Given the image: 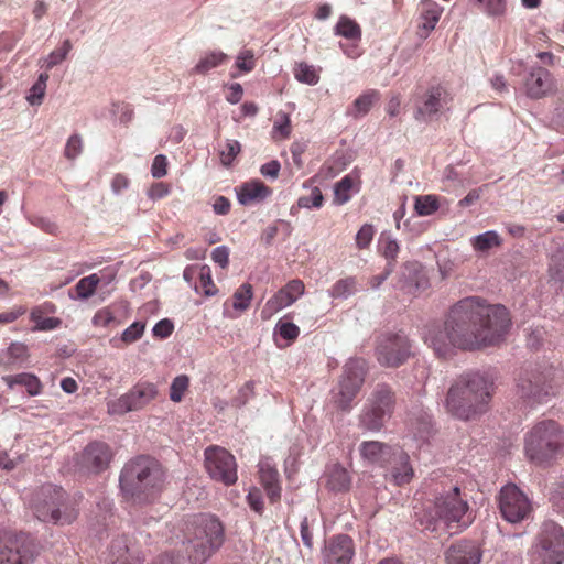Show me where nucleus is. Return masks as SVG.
Returning <instances> with one entry per match:
<instances>
[{"mask_svg": "<svg viewBox=\"0 0 564 564\" xmlns=\"http://www.w3.org/2000/svg\"><path fill=\"white\" fill-rule=\"evenodd\" d=\"M508 308L479 296H467L452 305L442 325L427 328L424 340L440 358L456 349L475 351L503 343L511 329Z\"/></svg>", "mask_w": 564, "mask_h": 564, "instance_id": "f257e3e1", "label": "nucleus"}, {"mask_svg": "<svg viewBox=\"0 0 564 564\" xmlns=\"http://www.w3.org/2000/svg\"><path fill=\"white\" fill-rule=\"evenodd\" d=\"M492 393V381L479 372H467L452 382L444 405L452 416L471 421L487 412Z\"/></svg>", "mask_w": 564, "mask_h": 564, "instance_id": "f03ea898", "label": "nucleus"}, {"mask_svg": "<svg viewBox=\"0 0 564 564\" xmlns=\"http://www.w3.org/2000/svg\"><path fill=\"white\" fill-rule=\"evenodd\" d=\"M183 532V544L192 564L205 563L224 543V527L213 514L193 516Z\"/></svg>", "mask_w": 564, "mask_h": 564, "instance_id": "7ed1b4c3", "label": "nucleus"}, {"mask_svg": "<svg viewBox=\"0 0 564 564\" xmlns=\"http://www.w3.org/2000/svg\"><path fill=\"white\" fill-rule=\"evenodd\" d=\"M564 451V430L554 420L536 422L524 436V454L536 466H551Z\"/></svg>", "mask_w": 564, "mask_h": 564, "instance_id": "20e7f679", "label": "nucleus"}, {"mask_svg": "<svg viewBox=\"0 0 564 564\" xmlns=\"http://www.w3.org/2000/svg\"><path fill=\"white\" fill-rule=\"evenodd\" d=\"M165 478V470L155 458L140 455L124 464L119 484L123 494H143L163 490Z\"/></svg>", "mask_w": 564, "mask_h": 564, "instance_id": "39448f33", "label": "nucleus"}, {"mask_svg": "<svg viewBox=\"0 0 564 564\" xmlns=\"http://www.w3.org/2000/svg\"><path fill=\"white\" fill-rule=\"evenodd\" d=\"M554 368L551 366H535L520 371L516 393L527 405L545 403L555 394Z\"/></svg>", "mask_w": 564, "mask_h": 564, "instance_id": "423d86ee", "label": "nucleus"}, {"mask_svg": "<svg viewBox=\"0 0 564 564\" xmlns=\"http://www.w3.org/2000/svg\"><path fill=\"white\" fill-rule=\"evenodd\" d=\"M395 403V393L392 388L387 383L377 384L360 411L359 427L370 432H380L392 416Z\"/></svg>", "mask_w": 564, "mask_h": 564, "instance_id": "0eeeda50", "label": "nucleus"}, {"mask_svg": "<svg viewBox=\"0 0 564 564\" xmlns=\"http://www.w3.org/2000/svg\"><path fill=\"white\" fill-rule=\"evenodd\" d=\"M367 375L364 359H350L343 369L337 390L333 393V401L337 409L348 412L352 409L354 400L360 392Z\"/></svg>", "mask_w": 564, "mask_h": 564, "instance_id": "6e6552de", "label": "nucleus"}, {"mask_svg": "<svg viewBox=\"0 0 564 564\" xmlns=\"http://www.w3.org/2000/svg\"><path fill=\"white\" fill-rule=\"evenodd\" d=\"M535 564H562L564 561V531L552 520L541 524L535 538Z\"/></svg>", "mask_w": 564, "mask_h": 564, "instance_id": "1a4fd4ad", "label": "nucleus"}, {"mask_svg": "<svg viewBox=\"0 0 564 564\" xmlns=\"http://www.w3.org/2000/svg\"><path fill=\"white\" fill-rule=\"evenodd\" d=\"M204 466L213 480L226 486L234 485L237 479V463L235 456L226 448L210 445L204 451Z\"/></svg>", "mask_w": 564, "mask_h": 564, "instance_id": "9d476101", "label": "nucleus"}, {"mask_svg": "<svg viewBox=\"0 0 564 564\" xmlns=\"http://www.w3.org/2000/svg\"><path fill=\"white\" fill-rule=\"evenodd\" d=\"M34 516L43 522L70 523L77 517L75 505L65 501L63 496H36L32 501Z\"/></svg>", "mask_w": 564, "mask_h": 564, "instance_id": "9b49d317", "label": "nucleus"}, {"mask_svg": "<svg viewBox=\"0 0 564 564\" xmlns=\"http://www.w3.org/2000/svg\"><path fill=\"white\" fill-rule=\"evenodd\" d=\"M159 390L156 384L148 381H139L127 393L108 403L110 414L122 415L128 412L139 411L156 399Z\"/></svg>", "mask_w": 564, "mask_h": 564, "instance_id": "f8f14e48", "label": "nucleus"}, {"mask_svg": "<svg viewBox=\"0 0 564 564\" xmlns=\"http://www.w3.org/2000/svg\"><path fill=\"white\" fill-rule=\"evenodd\" d=\"M411 355V344L403 334H386L378 338L376 357L383 367L397 368Z\"/></svg>", "mask_w": 564, "mask_h": 564, "instance_id": "ddd939ff", "label": "nucleus"}, {"mask_svg": "<svg viewBox=\"0 0 564 564\" xmlns=\"http://www.w3.org/2000/svg\"><path fill=\"white\" fill-rule=\"evenodd\" d=\"M115 453L109 444L100 441L88 443L77 459V466L87 474H100L108 469Z\"/></svg>", "mask_w": 564, "mask_h": 564, "instance_id": "4468645a", "label": "nucleus"}, {"mask_svg": "<svg viewBox=\"0 0 564 564\" xmlns=\"http://www.w3.org/2000/svg\"><path fill=\"white\" fill-rule=\"evenodd\" d=\"M305 285L302 280L293 279L275 292L264 304L260 316L262 321H269L273 315L284 307L292 305L304 294Z\"/></svg>", "mask_w": 564, "mask_h": 564, "instance_id": "2eb2a0df", "label": "nucleus"}, {"mask_svg": "<svg viewBox=\"0 0 564 564\" xmlns=\"http://www.w3.org/2000/svg\"><path fill=\"white\" fill-rule=\"evenodd\" d=\"M34 560V543L24 533L10 538L0 550V564H31Z\"/></svg>", "mask_w": 564, "mask_h": 564, "instance_id": "dca6fc26", "label": "nucleus"}, {"mask_svg": "<svg viewBox=\"0 0 564 564\" xmlns=\"http://www.w3.org/2000/svg\"><path fill=\"white\" fill-rule=\"evenodd\" d=\"M467 510L468 505L460 499V496H438L434 502L435 517L447 527L452 523H462L466 527L468 521H465L464 517Z\"/></svg>", "mask_w": 564, "mask_h": 564, "instance_id": "f3484780", "label": "nucleus"}, {"mask_svg": "<svg viewBox=\"0 0 564 564\" xmlns=\"http://www.w3.org/2000/svg\"><path fill=\"white\" fill-rule=\"evenodd\" d=\"M430 285L423 265L416 261L403 264L395 286L410 295H417Z\"/></svg>", "mask_w": 564, "mask_h": 564, "instance_id": "a211bd4d", "label": "nucleus"}, {"mask_svg": "<svg viewBox=\"0 0 564 564\" xmlns=\"http://www.w3.org/2000/svg\"><path fill=\"white\" fill-rule=\"evenodd\" d=\"M501 517L510 523H519L533 511V503L528 496H499Z\"/></svg>", "mask_w": 564, "mask_h": 564, "instance_id": "6ab92c4d", "label": "nucleus"}, {"mask_svg": "<svg viewBox=\"0 0 564 564\" xmlns=\"http://www.w3.org/2000/svg\"><path fill=\"white\" fill-rule=\"evenodd\" d=\"M451 100L452 97L445 87L441 85L433 86L422 96L415 118L425 120L427 117L440 112Z\"/></svg>", "mask_w": 564, "mask_h": 564, "instance_id": "aec40b11", "label": "nucleus"}, {"mask_svg": "<svg viewBox=\"0 0 564 564\" xmlns=\"http://www.w3.org/2000/svg\"><path fill=\"white\" fill-rule=\"evenodd\" d=\"M355 554L352 539L346 534L333 538L324 551L325 564H349Z\"/></svg>", "mask_w": 564, "mask_h": 564, "instance_id": "412c9836", "label": "nucleus"}, {"mask_svg": "<svg viewBox=\"0 0 564 564\" xmlns=\"http://www.w3.org/2000/svg\"><path fill=\"white\" fill-rule=\"evenodd\" d=\"M444 555L446 564H479L481 560L480 549L469 540L453 543Z\"/></svg>", "mask_w": 564, "mask_h": 564, "instance_id": "4be33fe9", "label": "nucleus"}, {"mask_svg": "<svg viewBox=\"0 0 564 564\" xmlns=\"http://www.w3.org/2000/svg\"><path fill=\"white\" fill-rule=\"evenodd\" d=\"M525 90L531 98H542L555 90L551 73L543 67H533L525 79Z\"/></svg>", "mask_w": 564, "mask_h": 564, "instance_id": "5701e85b", "label": "nucleus"}, {"mask_svg": "<svg viewBox=\"0 0 564 564\" xmlns=\"http://www.w3.org/2000/svg\"><path fill=\"white\" fill-rule=\"evenodd\" d=\"M388 465H390L389 477L394 485L403 486L413 479L414 470L410 464V457L402 449L394 454Z\"/></svg>", "mask_w": 564, "mask_h": 564, "instance_id": "b1692460", "label": "nucleus"}, {"mask_svg": "<svg viewBox=\"0 0 564 564\" xmlns=\"http://www.w3.org/2000/svg\"><path fill=\"white\" fill-rule=\"evenodd\" d=\"M399 449L378 441L362 442L360 445L361 456L372 464L380 465H383L386 460L390 463Z\"/></svg>", "mask_w": 564, "mask_h": 564, "instance_id": "393cba45", "label": "nucleus"}, {"mask_svg": "<svg viewBox=\"0 0 564 564\" xmlns=\"http://www.w3.org/2000/svg\"><path fill=\"white\" fill-rule=\"evenodd\" d=\"M56 312V305L52 302H44L31 310L30 319L35 323L33 330H53L62 325V319L58 317H45L47 314Z\"/></svg>", "mask_w": 564, "mask_h": 564, "instance_id": "a878e982", "label": "nucleus"}, {"mask_svg": "<svg viewBox=\"0 0 564 564\" xmlns=\"http://www.w3.org/2000/svg\"><path fill=\"white\" fill-rule=\"evenodd\" d=\"M272 194V189L259 180L241 184L237 191L238 200L242 205L260 203Z\"/></svg>", "mask_w": 564, "mask_h": 564, "instance_id": "bb28decb", "label": "nucleus"}, {"mask_svg": "<svg viewBox=\"0 0 564 564\" xmlns=\"http://www.w3.org/2000/svg\"><path fill=\"white\" fill-rule=\"evenodd\" d=\"M107 564H143V558L131 554L127 539L120 536L111 542Z\"/></svg>", "mask_w": 564, "mask_h": 564, "instance_id": "cd10ccee", "label": "nucleus"}, {"mask_svg": "<svg viewBox=\"0 0 564 564\" xmlns=\"http://www.w3.org/2000/svg\"><path fill=\"white\" fill-rule=\"evenodd\" d=\"M258 478L267 494H279L280 475L270 458H262L258 464Z\"/></svg>", "mask_w": 564, "mask_h": 564, "instance_id": "c85d7f7f", "label": "nucleus"}, {"mask_svg": "<svg viewBox=\"0 0 564 564\" xmlns=\"http://www.w3.org/2000/svg\"><path fill=\"white\" fill-rule=\"evenodd\" d=\"M360 180L358 176L347 174L339 182L335 184L334 188V203L336 205H344L350 200L354 193L359 192Z\"/></svg>", "mask_w": 564, "mask_h": 564, "instance_id": "c756f323", "label": "nucleus"}, {"mask_svg": "<svg viewBox=\"0 0 564 564\" xmlns=\"http://www.w3.org/2000/svg\"><path fill=\"white\" fill-rule=\"evenodd\" d=\"M325 477L326 488L330 491L343 492L348 491L350 488V476L348 471L339 465L330 467Z\"/></svg>", "mask_w": 564, "mask_h": 564, "instance_id": "7c9ffc66", "label": "nucleus"}, {"mask_svg": "<svg viewBox=\"0 0 564 564\" xmlns=\"http://www.w3.org/2000/svg\"><path fill=\"white\" fill-rule=\"evenodd\" d=\"M443 10V7L432 0H422V23L420 28L424 30V35H427L432 30H434Z\"/></svg>", "mask_w": 564, "mask_h": 564, "instance_id": "2f4dec72", "label": "nucleus"}, {"mask_svg": "<svg viewBox=\"0 0 564 564\" xmlns=\"http://www.w3.org/2000/svg\"><path fill=\"white\" fill-rule=\"evenodd\" d=\"M2 380L9 388H12L14 384L24 386L30 395H39L42 392L40 379L32 373L23 372L15 376H6Z\"/></svg>", "mask_w": 564, "mask_h": 564, "instance_id": "473e14b6", "label": "nucleus"}, {"mask_svg": "<svg viewBox=\"0 0 564 564\" xmlns=\"http://www.w3.org/2000/svg\"><path fill=\"white\" fill-rule=\"evenodd\" d=\"M228 59L227 54L221 51H210L206 52L195 67L192 69V74L205 75L209 70L220 66L226 63Z\"/></svg>", "mask_w": 564, "mask_h": 564, "instance_id": "72a5a7b5", "label": "nucleus"}, {"mask_svg": "<svg viewBox=\"0 0 564 564\" xmlns=\"http://www.w3.org/2000/svg\"><path fill=\"white\" fill-rule=\"evenodd\" d=\"M473 249L477 252H488L492 248L502 245V238L495 230H489L470 239Z\"/></svg>", "mask_w": 564, "mask_h": 564, "instance_id": "f704fd0d", "label": "nucleus"}, {"mask_svg": "<svg viewBox=\"0 0 564 564\" xmlns=\"http://www.w3.org/2000/svg\"><path fill=\"white\" fill-rule=\"evenodd\" d=\"M335 34L351 41H360L361 29L359 24L347 15H341L335 26Z\"/></svg>", "mask_w": 564, "mask_h": 564, "instance_id": "c9c22d12", "label": "nucleus"}, {"mask_svg": "<svg viewBox=\"0 0 564 564\" xmlns=\"http://www.w3.org/2000/svg\"><path fill=\"white\" fill-rule=\"evenodd\" d=\"M100 280L97 274H90L88 276L82 278L74 288L73 295L72 291L69 292V296L72 299L86 300L90 297L95 292L99 284Z\"/></svg>", "mask_w": 564, "mask_h": 564, "instance_id": "e433bc0d", "label": "nucleus"}, {"mask_svg": "<svg viewBox=\"0 0 564 564\" xmlns=\"http://www.w3.org/2000/svg\"><path fill=\"white\" fill-rule=\"evenodd\" d=\"M380 99V94L378 90L376 89H369L367 91H365L364 94H361L360 96H358L354 104H352V107H354V116L355 117H359V116H365L369 112V110L371 109V107Z\"/></svg>", "mask_w": 564, "mask_h": 564, "instance_id": "4c0bfd02", "label": "nucleus"}, {"mask_svg": "<svg viewBox=\"0 0 564 564\" xmlns=\"http://www.w3.org/2000/svg\"><path fill=\"white\" fill-rule=\"evenodd\" d=\"M195 291L203 293L205 296H214L218 289L213 281L212 270L208 265H202L198 270V282L195 283Z\"/></svg>", "mask_w": 564, "mask_h": 564, "instance_id": "58836bf2", "label": "nucleus"}, {"mask_svg": "<svg viewBox=\"0 0 564 564\" xmlns=\"http://www.w3.org/2000/svg\"><path fill=\"white\" fill-rule=\"evenodd\" d=\"M473 4L486 15L502 17L507 12V0H470Z\"/></svg>", "mask_w": 564, "mask_h": 564, "instance_id": "ea45409f", "label": "nucleus"}, {"mask_svg": "<svg viewBox=\"0 0 564 564\" xmlns=\"http://www.w3.org/2000/svg\"><path fill=\"white\" fill-rule=\"evenodd\" d=\"M357 289V281L354 276H347L338 280L329 290V295L334 299H347L352 295Z\"/></svg>", "mask_w": 564, "mask_h": 564, "instance_id": "a19ab883", "label": "nucleus"}, {"mask_svg": "<svg viewBox=\"0 0 564 564\" xmlns=\"http://www.w3.org/2000/svg\"><path fill=\"white\" fill-rule=\"evenodd\" d=\"M414 208L420 216H430L438 210L440 199L436 195L432 194L417 196Z\"/></svg>", "mask_w": 564, "mask_h": 564, "instance_id": "79ce46f5", "label": "nucleus"}, {"mask_svg": "<svg viewBox=\"0 0 564 564\" xmlns=\"http://www.w3.org/2000/svg\"><path fill=\"white\" fill-rule=\"evenodd\" d=\"M253 296L252 285L243 283L240 285L232 295V306L235 310L243 312L249 308Z\"/></svg>", "mask_w": 564, "mask_h": 564, "instance_id": "37998d69", "label": "nucleus"}, {"mask_svg": "<svg viewBox=\"0 0 564 564\" xmlns=\"http://www.w3.org/2000/svg\"><path fill=\"white\" fill-rule=\"evenodd\" d=\"M549 274L552 280L564 285V248L552 254L549 263Z\"/></svg>", "mask_w": 564, "mask_h": 564, "instance_id": "c03bdc74", "label": "nucleus"}, {"mask_svg": "<svg viewBox=\"0 0 564 564\" xmlns=\"http://www.w3.org/2000/svg\"><path fill=\"white\" fill-rule=\"evenodd\" d=\"M294 76L299 82L307 85H316L319 80V75L314 66L307 63L296 64L294 67Z\"/></svg>", "mask_w": 564, "mask_h": 564, "instance_id": "a18cd8bd", "label": "nucleus"}, {"mask_svg": "<svg viewBox=\"0 0 564 564\" xmlns=\"http://www.w3.org/2000/svg\"><path fill=\"white\" fill-rule=\"evenodd\" d=\"M48 80V74L42 73L39 79L33 84L30 89V94L26 99L31 105H41L45 95L46 82Z\"/></svg>", "mask_w": 564, "mask_h": 564, "instance_id": "49530a36", "label": "nucleus"}, {"mask_svg": "<svg viewBox=\"0 0 564 564\" xmlns=\"http://www.w3.org/2000/svg\"><path fill=\"white\" fill-rule=\"evenodd\" d=\"M189 387V378L186 375L175 377L170 387V399L173 402H181Z\"/></svg>", "mask_w": 564, "mask_h": 564, "instance_id": "de8ad7c7", "label": "nucleus"}, {"mask_svg": "<svg viewBox=\"0 0 564 564\" xmlns=\"http://www.w3.org/2000/svg\"><path fill=\"white\" fill-rule=\"evenodd\" d=\"M275 335L285 339L289 344L293 343L300 335V328L294 323L280 319L274 328Z\"/></svg>", "mask_w": 564, "mask_h": 564, "instance_id": "09e8293b", "label": "nucleus"}, {"mask_svg": "<svg viewBox=\"0 0 564 564\" xmlns=\"http://www.w3.org/2000/svg\"><path fill=\"white\" fill-rule=\"evenodd\" d=\"M240 151L241 145L237 140H227L224 148L219 151L221 164L224 166H230Z\"/></svg>", "mask_w": 564, "mask_h": 564, "instance_id": "8fccbe9b", "label": "nucleus"}, {"mask_svg": "<svg viewBox=\"0 0 564 564\" xmlns=\"http://www.w3.org/2000/svg\"><path fill=\"white\" fill-rule=\"evenodd\" d=\"M324 204V196L318 187H313L308 195H303L297 199L300 208H321Z\"/></svg>", "mask_w": 564, "mask_h": 564, "instance_id": "3c124183", "label": "nucleus"}, {"mask_svg": "<svg viewBox=\"0 0 564 564\" xmlns=\"http://www.w3.org/2000/svg\"><path fill=\"white\" fill-rule=\"evenodd\" d=\"M144 329L145 323L134 322L123 330L119 341L122 343L123 345H130L142 337Z\"/></svg>", "mask_w": 564, "mask_h": 564, "instance_id": "603ef678", "label": "nucleus"}, {"mask_svg": "<svg viewBox=\"0 0 564 564\" xmlns=\"http://www.w3.org/2000/svg\"><path fill=\"white\" fill-rule=\"evenodd\" d=\"M93 324L96 327H110L117 326L119 322L110 307H102L95 313Z\"/></svg>", "mask_w": 564, "mask_h": 564, "instance_id": "864d4df0", "label": "nucleus"}, {"mask_svg": "<svg viewBox=\"0 0 564 564\" xmlns=\"http://www.w3.org/2000/svg\"><path fill=\"white\" fill-rule=\"evenodd\" d=\"M8 356V364H14L17 361H24L29 358V348L23 343H11L6 351Z\"/></svg>", "mask_w": 564, "mask_h": 564, "instance_id": "5fc2aeb1", "label": "nucleus"}, {"mask_svg": "<svg viewBox=\"0 0 564 564\" xmlns=\"http://www.w3.org/2000/svg\"><path fill=\"white\" fill-rule=\"evenodd\" d=\"M273 132L278 133L281 139H288L292 132L290 116L283 111H279L273 124Z\"/></svg>", "mask_w": 564, "mask_h": 564, "instance_id": "6e6d98bb", "label": "nucleus"}, {"mask_svg": "<svg viewBox=\"0 0 564 564\" xmlns=\"http://www.w3.org/2000/svg\"><path fill=\"white\" fill-rule=\"evenodd\" d=\"M380 243L381 253L387 259V263H393V265H395V261L400 251V247L397 240L390 237H386L380 241Z\"/></svg>", "mask_w": 564, "mask_h": 564, "instance_id": "4d7b16f0", "label": "nucleus"}, {"mask_svg": "<svg viewBox=\"0 0 564 564\" xmlns=\"http://www.w3.org/2000/svg\"><path fill=\"white\" fill-rule=\"evenodd\" d=\"M254 395V382L247 381L231 399V405L235 408L243 406Z\"/></svg>", "mask_w": 564, "mask_h": 564, "instance_id": "13d9d810", "label": "nucleus"}, {"mask_svg": "<svg viewBox=\"0 0 564 564\" xmlns=\"http://www.w3.org/2000/svg\"><path fill=\"white\" fill-rule=\"evenodd\" d=\"M72 50V43L69 40H65L62 44V46L57 50H54L46 59V68L50 69L54 67L55 65L59 64L62 61H64Z\"/></svg>", "mask_w": 564, "mask_h": 564, "instance_id": "bf43d9fd", "label": "nucleus"}, {"mask_svg": "<svg viewBox=\"0 0 564 564\" xmlns=\"http://www.w3.org/2000/svg\"><path fill=\"white\" fill-rule=\"evenodd\" d=\"M375 236V228L371 224H365L356 235V245L358 249H367Z\"/></svg>", "mask_w": 564, "mask_h": 564, "instance_id": "052dcab7", "label": "nucleus"}, {"mask_svg": "<svg viewBox=\"0 0 564 564\" xmlns=\"http://www.w3.org/2000/svg\"><path fill=\"white\" fill-rule=\"evenodd\" d=\"M236 67L243 73L251 72L256 67L253 52L251 50L242 51L237 56Z\"/></svg>", "mask_w": 564, "mask_h": 564, "instance_id": "680f3d73", "label": "nucleus"}, {"mask_svg": "<svg viewBox=\"0 0 564 564\" xmlns=\"http://www.w3.org/2000/svg\"><path fill=\"white\" fill-rule=\"evenodd\" d=\"M82 138L78 134H73L66 142L64 155L69 160H74L77 155L82 153Z\"/></svg>", "mask_w": 564, "mask_h": 564, "instance_id": "e2e57ef3", "label": "nucleus"}, {"mask_svg": "<svg viewBox=\"0 0 564 564\" xmlns=\"http://www.w3.org/2000/svg\"><path fill=\"white\" fill-rule=\"evenodd\" d=\"M167 159L164 154H158L152 162L151 174L154 178L164 177L167 174Z\"/></svg>", "mask_w": 564, "mask_h": 564, "instance_id": "0e129e2a", "label": "nucleus"}, {"mask_svg": "<svg viewBox=\"0 0 564 564\" xmlns=\"http://www.w3.org/2000/svg\"><path fill=\"white\" fill-rule=\"evenodd\" d=\"M171 193V185L164 182L153 183L148 191V196L155 200L167 196Z\"/></svg>", "mask_w": 564, "mask_h": 564, "instance_id": "69168bd1", "label": "nucleus"}, {"mask_svg": "<svg viewBox=\"0 0 564 564\" xmlns=\"http://www.w3.org/2000/svg\"><path fill=\"white\" fill-rule=\"evenodd\" d=\"M173 329H174L173 323L170 319L164 318L154 325L152 332H153V336H155V337L167 338L173 333Z\"/></svg>", "mask_w": 564, "mask_h": 564, "instance_id": "338daca9", "label": "nucleus"}, {"mask_svg": "<svg viewBox=\"0 0 564 564\" xmlns=\"http://www.w3.org/2000/svg\"><path fill=\"white\" fill-rule=\"evenodd\" d=\"M212 259L215 263L220 265L223 269L228 267L229 263V250L225 246L217 247L212 252Z\"/></svg>", "mask_w": 564, "mask_h": 564, "instance_id": "774afa93", "label": "nucleus"}]
</instances>
